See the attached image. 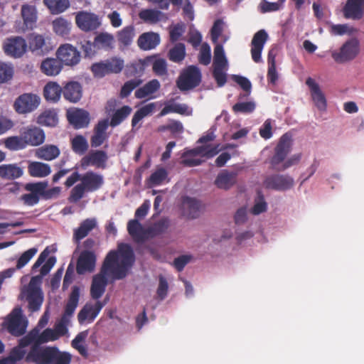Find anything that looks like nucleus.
Instances as JSON below:
<instances>
[{
  "mask_svg": "<svg viewBox=\"0 0 364 364\" xmlns=\"http://www.w3.org/2000/svg\"><path fill=\"white\" fill-rule=\"evenodd\" d=\"M53 27L56 34L65 36L70 32V23L63 18H58L53 21Z\"/></svg>",
  "mask_w": 364,
  "mask_h": 364,
  "instance_id": "obj_54",
  "label": "nucleus"
},
{
  "mask_svg": "<svg viewBox=\"0 0 364 364\" xmlns=\"http://www.w3.org/2000/svg\"><path fill=\"white\" fill-rule=\"evenodd\" d=\"M45 5L53 14H58L70 7L69 0H43Z\"/></svg>",
  "mask_w": 364,
  "mask_h": 364,
  "instance_id": "obj_48",
  "label": "nucleus"
},
{
  "mask_svg": "<svg viewBox=\"0 0 364 364\" xmlns=\"http://www.w3.org/2000/svg\"><path fill=\"white\" fill-rule=\"evenodd\" d=\"M293 185V178L280 174L267 176L263 181L265 188L275 191H286L291 188Z\"/></svg>",
  "mask_w": 364,
  "mask_h": 364,
  "instance_id": "obj_15",
  "label": "nucleus"
},
{
  "mask_svg": "<svg viewBox=\"0 0 364 364\" xmlns=\"http://www.w3.org/2000/svg\"><path fill=\"white\" fill-rule=\"evenodd\" d=\"M135 36V31L133 26H128L117 32V38L120 46L127 47L132 43Z\"/></svg>",
  "mask_w": 364,
  "mask_h": 364,
  "instance_id": "obj_40",
  "label": "nucleus"
},
{
  "mask_svg": "<svg viewBox=\"0 0 364 364\" xmlns=\"http://www.w3.org/2000/svg\"><path fill=\"white\" fill-rule=\"evenodd\" d=\"M34 348L32 354L27 355L26 361L35 364H70L72 355L68 352L60 351L56 346H46L38 352Z\"/></svg>",
  "mask_w": 364,
  "mask_h": 364,
  "instance_id": "obj_4",
  "label": "nucleus"
},
{
  "mask_svg": "<svg viewBox=\"0 0 364 364\" xmlns=\"http://www.w3.org/2000/svg\"><path fill=\"white\" fill-rule=\"evenodd\" d=\"M256 105L253 101L235 103L232 107V112L235 114H250L254 112Z\"/></svg>",
  "mask_w": 364,
  "mask_h": 364,
  "instance_id": "obj_59",
  "label": "nucleus"
},
{
  "mask_svg": "<svg viewBox=\"0 0 364 364\" xmlns=\"http://www.w3.org/2000/svg\"><path fill=\"white\" fill-rule=\"evenodd\" d=\"M40 101V97L35 94L23 93L14 101V109L18 114H28L38 107Z\"/></svg>",
  "mask_w": 364,
  "mask_h": 364,
  "instance_id": "obj_8",
  "label": "nucleus"
},
{
  "mask_svg": "<svg viewBox=\"0 0 364 364\" xmlns=\"http://www.w3.org/2000/svg\"><path fill=\"white\" fill-rule=\"evenodd\" d=\"M41 198L44 200H50L57 198L60 193V188L58 186L47 189L48 183L47 181L37 182Z\"/></svg>",
  "mask_w": 364,
  "mask_h": 364,
  "instance_id": "obj_45",
  "label": "nucleus"
},
{
  "mask_svg": "<svg viewBox=\"0 0 364 364\" xmlns=\"http://www.w3.org/2000/svg\"><path fill=\"white\" fill-rule=\"evenodd\" d=\"M56 55L62 64L68 66L78 64L81 58L80 51L69 43L61 45L57 50Z\"/></svg>",
  "mask_w": 364,
  "mask_h": 364,
  "instance_id": "obj_10",
  "label": "nucleus"
},
{
  "mask_svg": "<svg viewBox=\"0 0 364 364\" xmlns=\"http://www.w3.org/2000/svg\"><path fill=\"white\" fill-rule=\"evenodd\" d=\"M21 15L26 26L34 23L36 20L35 8L32 6H23L21 8Z\"/></svg>",
  "mask_w": 364,
  "mask_h": 364,
  "instance_id": "obj_61",
  "label": "nucleus"
},
{
  "mask_svg": "<svg viewBox=\"0 0 364 364\" xmlns=\"http://www.w3.org/2000/svg\"><path fill=\"white\" fill-rule=\"evenodd\" d=\"M160 88V83L158 80L154 79L148 82L143 87L135 92V97L137 99H143L148 95L154 93Z\"/></svg>",
  "mask_w": 364,
  "mask_h": 364,
  "instance_id": "obj_42",
  "label": "nucleus"
},
{
  "mask_svg": "<svg viewBox=\"0 0 364 364\" xmlns=\"http://www.w3.org/2000/svg\"><path fill=\"white\" fill-rule=\"evenodd\" d=\"M67 118L69 123L77 129L85 128L90 123L89 113L83 109H77L68 112Z\"/></svg>",
  "mask_w": 364,
  "mask_h": 364,
  "instance_id": "obj_25",
  "label": "nucleus"
},
{
  "mask_svg": "<svg viewBox=\"0 0 364 364\" xmlns=\"http://www.w3.org/2000/svg\"><path fill=\"white\" fill-rule=\"evenodd\" d=\"M109 127L107 119L100 120L93 129V134L90 138L91 146L93 148L100 147L108 139L109 135L107 130Z\"/></svg>",
  "mask_w": 364,
  "mask_h": 364,
  "instance_id": "obj_21",
  "label": "nucleus"
},
{
  "mask_svg": "<svg viewBox=\"0 0 364 364\" xmlns=\"http://www.w3.org/2000/svg\"><path fill=\"white\" fill-rule=\"evenodd\" d=\"M38 249L36 247L30 248L24 252L17 260L16 269H20L23 268L36 254Z\"/></svg>",
  "mask_w": 364,
  "mask_h": 364,
  "instance_id": "obj_63",
  "label": "nucleus"
},
{
  "mask_svg": "<svg viewBox=\"0 0 364 364\" xmlns=\"http://www.w3.org/2000/svg\"><path fill=\"white\" fill-rule=\"evenodd\" d=\"M23 175V168L18 164H6L0 165V178L14 181Z\"/></svg>",
  "mask_w": 364,
  "mask_h": 364,
  "instance_id": "obj_28",
  "label": "nucleus"
},
{
  "mask_svg": "<svg viewBox=\"0 0 364 364\" xmlns=\"http://www.w3.org/2000/svg\"><path fill=\"white\" fill-rule=\"evenodd\" d=\"M169 221L166 218H162L154 223L147 232L151 236H156L164 233L168 228Z\"/></svg>",
  "mask_w": 364,
  "mask_h": 364,
  "instance_id": "obj_57",
  "label": "nucleus"
},
{
  "mask_svg": "<svg viewBox=\"0 0 364 364\" xmlns=\"http://www.w3.org/2000/svg\"><path fill=\"white\" fill-rule=\"evenodd\" d=\"M359 53V43L356 40L346 41L339 52H334L332 57L336 63H343L353 60Z\"/></svg>",
  "mask_w": 364,
  "mask_h": 364,
  "instance_id": "obj_11",
  "label": "nucleus"
},
{
  "mask_svg": "<svg viewBox=\"0 0 364 364\" xmlns=\"http://www.w3.org/2000/svg\"><path fill=\"white\" fill-rule=\"evenodd\" d=\"M267 38L268 35L264 30H259L254 35L251 42V55L254 62H261L262 51Z\"/></svg>",
  "mask_w": 364,
  "mask_h": 364,
  "instance_id": "obj_20",
  "label": "nucleus"
},
{
  "mask_svg": "<svg viewBox=\"0 0 364 364\" xmlns=\"http://www.w3.org/2000/svg\"><path fill=\"white\" fill-rule=\"evenodd\" d=\"M109 159L107 153L104 150L95 149L90 151L80 160V166L83 168L88 166H95L97 168L105 169Z\"/></svg>",
  "mask_w": 364,
  "mask_h": 364,
  "instance_id": "obj_9",
  "label": "nucleus"
},
{
  "mask_svg": "<svg viewBox=\"0 0 364 364\" xmlns=\"http://www.w3.org/2000/svg\"><path fill=\"white\" fill-rule=\"evenodd\" d=\"M38 121L41 124L53 127L58 123V117L55 113L46 111L39 116Z\"/></svg>",
  "mask_w": 364,
  "mask_h": 364,
  "instance_id": "obj_62",
  "label": "nucleus"
},
{
  "mask_svg": "<svg viewBox=\"0 0 364 364\" xmlns=\"http://www.w3.org/2000/svg\"><path fill=\"white\" fill-rule=\"evenodd\" d=\"M144 65L152 66L153 72L158 76H164L168 73L166 60L157 55H149L143 60Z\"/></svg>",
  "mask_w": 364,
  "mask_h": 364,
  "instance_id": "obj_26",
  "label": "nucleus"
},
{
  "mask_svg": "<svg viewBox=\"0 0 364 364\" xmlns=\"http://www.w3.org/2000/svg\"><path fill=\"white\" fill-rule=\"evenodd\" d=\"M88 331H83L80 332L75 338L72 341L71 346L73 348L76 349L78 353L84 358L88 357L87 348L82 344L87 338Z\"/></svg>",
  "mask_w": 364,
  "mask_h": 364,
  "instance_id": "obj_46",
  "label": "nucleus"
},
{
  "mask_svg": "<svg viewBox=\"0 0 364 364\" xmlns=\"http://www.w3.org/2000/svg\"><path fill=\"white\" fill-rule=\"evenodd\" d=\"M213 66L228 67V60L225 55L223 47L221 44L217 43L214 48Z\"/></svg>",
  "mask_w": 364,
  "mask_h": 364,
  "instance_id": "obj_58",
  "label": "nucleus"
},
{
  "mask_svg": "<svg viewBox=\"0 0 364 364\" xmlns=\"http://www.w3.org/2000/svg\"><path fill=\"white\" fill-rule=\"evenodd\" d=\"M4 146L11 151L22 150L27 147L21 134L20 136H12L5 139Z\"/></svg>",
  "mask_w": 364,
  "mask_h": 364,
  "instance_id": "obj_49",
  "label": "nucleus"
},
{
  "mask_svg": "<svg viewBox=\"0 0 364 364\" xmlns=\"http://www.w3.org/2000/svg\"><path fill=\"white\" fill-rule=\"evenodd\" d=\"M201 82V73L195 65L188 66L177 80V86L181 91H187L198 86Z\"/></svg>",
  "mask_w": 364,
  "mask_h": 364,
  "instance_id": "obj_7",
  "label": "nucleus"
},
{
  "mask_svg": "<svg viewBox=\"0 0 364 364\" xmlns=\"http://www.w3.org/2000/svg\"><path fill=\"white\" fill-rule=\"evenodd\" d=\"M63 68L60 60L53 58H47L41 64V72L48 76H55L58 75Z\"/></svg>",
  "mask_w": 364,
  "mask_h": 364,
  "instance_id": "obj_34",
  "label": "nucleus"
},
{
  "mask_svg": "<svg viewBox=\"0 0 364 364\" xmlns=\"http://www.w3.org/2000/svg\"><path fill=\"white\" fill-rule=\"evenodd\" d=\"M36 333L37 343L32 346L27 355H31L33 353L34 348L38 349V352L45 349L46 346H42L41 344L48 343L49 341H54L58 339V336L55 335L53 329L48 328L45 329L42 333H40L39 329L35 328Z\"/></svg>",
  "mask_w": 364,
  "mask_h": 364,
  "instance_id": "obj_27",
  "label": "nucleus"
},
{
  "mask_svg": "<svg viewBox=\"0 0 364 364\" xmlns=\"http://www.w3.org/2000/svg\"><path fill=\"white\" fill-rule=\"evenodd\" d=\"M97 226V221L95 218H87L81 222L80 226L74 230L73 239L76 243H79L82 239L87 237L89 233Z\"/></svg>",
  "mask_w": 364,
  "mask_h": 364,
  "instance_id": "obj_31",
  "label": "nucleus"
},
{
  "mask_svg": "<svg viewBox=\"0 0 364 364\" xmlns=\"http://www.w3.org/2000/svg\"><path fill=\"white\" fill-rule=\"evenodd\" d=\"M97 49L109 48L112 47L114 42V37L112 34L107 33H100L94 40Z\"/></svg>",
  "mask_w": 364,
  "mask_h": 364,
  "instance_id": "obj_55",
  "label": "nucleus"
},
{
  "mask_svg": "<svg viewBox=\"0 0 364 364\" xmlns=\"http://www.w3.org/2000/svg\"><path fill=\"white\" fill-rule=\"evenodd\" d=\"M132 109L128 105H124L117 109L112 115L109 125L115 127L119 125L131 114Z\"/></svg>",
  "mask_w": 364,
  "mask_h": 364,
  "instance_id": "obj_41",
  "label": "nucleus"
},
{
  "mask_svg": "<svg viewBox=\"0 0 364 364\" xmlns=\"http://www.w3.org/2000/svg\"><path fill=\"white\" fill-rule=\"evenodd\" d=\"M292 139L289 133L283 134L276 147L273 156L269 159V168L281 172L284 171L294 164V157L287 159L288 154L291 151Z\"/></svg>",
  "mask_w": 364,
  "mask_h": 364,
  "instance_id": "obj_2",
  "label": "nucleus"
},
{
  "mask_svg": "<svg viewBox=\"0 0 364 364\" xmlns=\"http://www.w3.org/2000/svg\"><path fill=\"white\" fill-rule=\"evenodd\" d=\"M105 304V302L103 303L100 301H97L95 304L87 303L78 313V322L82 324L87 320H88L89 322L93 321Z\"/></svg>",
  "mask_w": 364,
  "mask_h": 364,
  "instance_id": "obj_23",
  "label": "nucleus"
},
{
  "mask_svg": "<svg viewBox=\"0 0 364 364\" xmlns=\"http://www.w3.org/2000/svg\"><path fill=\"white\" fill-rule=\"evenodd\" d=\"M219 145H202L198 146L192 149L186 150L181 156V164L184 166L193 167L199 166L203 163V161L199 159H195L194 156H201L207 159L213 158L216 156L219 152Z\"/></svg>",
  "mask_w": 364,
  "mask_h": 364,
  "instance_id": "obj_5",
  "label": "nucleus"
},
{
  "mask_svg": "<svg viewBox=\"0 0 364 364\" xmlns=\"http://www.w3.org/2000/svg\"><path fill=\"white\" fill-rule=\"evenodd\" d=\"M70 144L73 152L80 156L84 155L89 148L86 138L81 134L74 136L70 141Z\"/></svg>",
  "mask_w": 364,
  "mask_h": 364,
  "instance_id": "obj_44",
  "label": "nucleus"
},
{
  "mask_svg": "<svg viewBox=\"0 0 364 364\" xmlns=\"http://www.w3.org/2000/svg\"><path fill=\"white\" fill-rule=\"evenodd\" d=\"M41 276L33 277L23 292L28 303V308L31 312L38 311L43 304V294L41 289Z\"/></svg>",
  "mask_w": 364,
  "mask_h": 364,
  "instance_id": "obj_6",
  "label": "nucleus"
},
{
  "mask_svg": "<svg viewBox=\"0 0 364 364\" xmlns=\"http://www.w3.org/2000/svg\"><path fill=\"white\" fill-rule=\"evenodd\" d=\"M163 14L158 10L154 9H143L139 14V18L143 20L144 22H148L150 23H156L161 21Z\"/></svg>",
  "mask_w": 364,
  "mask_h": 364,
  "instance_id": "obj_50",
  "label": "nucleus"
},
{
  "mask_svg": "<svg viewBox=\"0 0 364 364\" xmlns=\"http://www.w3.org/2000/svg\"><path fill=\"white\" fill-rule=\"evenodd\" d=\"M225 66H213V75L218 87H223L227 82V76L224 70Z\"/></svg>",
  "mask_w": 364,
  "mask_h": 364,
  "instance_id": "obj_64",
  "label": "nucleus"
},
{
  "mask_svg": "<svg viewBox=\"0 0 364 364\" xmlns=\"http://www.w3.org/2000/svg\"><path fill=\"white\" fill-rule=\"evenodd\" d=\"M237 173L236 172H229L223 170L220 172L215 181V184L218 188L228 190L237 182Z\"/></svg>",
  "mask_w": 364,
  "mask_h": 364,
  "instance_id": "obj_33",
  "label": "nucleus"
},
{
  "mask_svg": "<svg viewBox=\"0 0 364 364\" xmlns=\"http://www.w3.org/2000/svg\"><path fill=\"white\" fill-rule=\"evenodd\" d=\"M97 256L93 251L82 250L77 260L76 272L78 274L92 273L96 267Z\"/></svg>",
  "mask_w": 364,
  "mask_h": 364,
  "instance_id": "obj_14",
  "label": "nucleus"
},
{
  "mask_svg": "<svg viewBox=\"0 0 364 364\" xmlns=\"http://www.w3.org/2000/svg\"><path fill=\"white\" fill-rule=\"evenodd\" d=\"M63 96L70 102H77L82 96V87L80 82L70 81L63 87Z\"/></svg>",
  "mask_w": 364,
  "mask_h": 364,
  "instance_id": "obj_30",
  "label": "nucleus"
},
{
  "mask_svg": "<svg viewBox=\"0 0 364 364\" xmlns=\"http://www.w3.org/2000/svg\"><path fill=\"white\" fill-rule=\"evenodd\" d=\"M134 262V253L129 244L120 243L117 250L109 251L104 259L100 272L92 277L91 297L97 300L103 295L108 283L107 276H111L114 280L125 278Z\"/></svg>",
  "mask_w": 364,
  "mask_h": 364,
  "instance_id": "obj_1",
  "label": "nucleus"
},
{
  "mask_svg": "<svg viewBox=\"0 0 364 364\" xmlns=\"http://www.w3.org/2000/svg\"><path fill=\"white\" fill-rule=\"evenodd\" d=\"M154 107V103H150L138 109L132 117V126L134 127L144 117L151 113Z\"/></svg>",
  "mask_w": 364,
  "mask_h": 364,
  "instance_id": "obj_56",
  "label": "nucleus"
},
{
  "mask_svg": "<svg viewBox=\"0 0 364 364\" xmlns=\"http://www.w3.org/2000/svg\"><path fill=\"white\" fill-rule=\"evenodd\" d=\"M63 88H62L56 82H48L43 88L44 98L50 102L55 103L60 99Z\"/></svg>",
  "mask_w": 364,
  "mask_h": 364,
  "instance_id": "obj_35",
  "label": "nucleus"
},
{
  "mask_svg": "<svg viewBox=\"0 0 364 364\" xmlns=\"http://www.w3.org/2000/svg\"><path fill=\"white\" fill-rule=\"evenodd\" d=\"M160 43V36L154 32L142 33L137 40L138 46L144 50L155 48Z\"/></svg>",
  "mask_w": 364,
  "mask_h": 364,
  "instance_id": "obj_32",
  "label": "nucleus"
},
{
  "mask_svg": "<svg viewBox=\"0 0 364 364\" xmlns=\"http://www.w3.org/2000/svg\"><path fill=\"white\" fill-rule=\"evenodd\" d=\"M79 299L80 288L77 286H74L68 297V302L65 306L64 313L59 323H64V325L67 326L70 321V318L73 316L78 305Z\"/></svg>",
  "mask_w": 364,
  "mask_h": 364,
  "instance_id": "obj_22",
  "label": "nucleus"
},
{
  "mask_svg": "<svg viewBox=\"0 0 364 364\" xmlns=\"http://www.w3.org/2000/svg\"><path fill=\"white\" fill-rule=\"evenodd\" d=\"M364 1L361 0H347L343 11L346 18L360 20L363 16Z\"/></svg>",
  "mask_w": 364,
  "mask_h": 364,
  "instance_id": "obj_24",
  "label": "nucleus"
},
{
  "mask_svg": "<svg viewBox=\"0 0 364 364\" xmlns=\"http://www.w3.org/2000/svg\"><path fill=\"white\" fill-rule=\"evenodd\" d=\"M306 85L309 89L314 106L320 111H325L327 107V102L319 85L314 79L310 77L306 79Z\"/></svg>",
  "mask_w": 364,
  "mask_h": 364,
  "instance_id": "obj_18",
  "label": "nucleus"
},
{
  "mask_svg": "<svg viewBox=\"0 0 364 364\" xmlns=\"http://www.w3.org/2000/svg\"><path fill=\"white\" fill-rule=\"evenodd\" d=\"M24 189L30 193L23 194L21 196L20 200L23 204L28 206H33L38 204L41 198V195L37 182L26 183Z\"/></svg>",
  "mask_w": 364,
  "mask_h": 364,
  "instance_id": "obj_29",
  "label": "nucleus"
},
{
  "mask_svg": "<svg viewBox=\"0 0 364 364\" xmlns=\"http://www.w3.org/2000/svg\"><path fill=\"white\" fill-rule=\"evenodd\" d=\"M168 56L170 60L174 63L181 62L186 56V47L182 43H176L168 51Z\"/></svg>",
  "mask_w": 364,
  "mask_h": 364,
  "instance_id": "obj_51",
  "label": "nucleus"
},
{
  "mask_svg": "<svg viewBox=\"0 0 364 364\" xmlns=\"http://www.w3.org/2000/svg\"><path fill=\"white\" fill-rule=\"evenodd\" d=\"M27 47L25 39L20 36L7 38L4 43L5 53L14 58L21 57L26 53Z\"/></svg>",
  "mask_w": 364,
  "mask_h": 364,
  "instance_id": "obj_17",
  "label": "nucleus"
},
{
  "mask_svg": "<svg viewBox=\"0 0 364 364\" xmlns=\"http://www.w3.org/2000/svg\"><path fill=\"white\" fill-rule=\"evenodd\" d=\"M27 321L23 318L20 308L14 309L8 319L7 329L9 332L15 336L23 335L26 331Z\"/></svg>",
  "mask_w": 364,
  "mask_h": 364,
  "instance_id": "obj_12",
  "label": "nucleus"
},
{
  "mask_svg": "<svg viewBox=\"0 0 364 364\" xmlns=\"http://www.w3.org/2000/svg\"><path fill=\"white\" fill-rule=\"evenodd\" d=\"M142 83L140 79H132L127 81L122 87L120 90V97L124 98L128 97L131 92Z\"/></svg>",
  "mask_w": 364,
  "mask_h": 364,
  "instance_id": "obj_60",
  "label": "nucleus"
},
{
  "mask_svg": "<svg viewBox=\"0 0 364 364\" xmlns=\"http://www.w3.org/2000/svg\"><path fill=\"white\" fill-rule=\"evenodd\" d=\"M127 231L136 242H142L146 238L145 230L137 219L131 220L128 222Z\"/></svg>",
  "mask_w": 364,
  "mask_h": 364,
  "instance_id": "obj_37",
  "label": "nucleus"
},
{
  "mask_svg": "<svg viewBox=\"0 0 364 364\" xmlns=\"http://www.w3.org/2000/svg\"><path fill=\"white\" fill-rule=\"evenodd\" d=\"M160 88V83L158 80L154 79L148 82L143 87L135 92V97L137 99H143L148 95L154 93Z\"/></svg>",
  "mask_w": 364,
  "mask_h": 364,
  "instance_id": "obj_43",
  "label": "nucleus"
},
{
  "mask_svg": "<svg viewBox=\"0 0 364 364\" xmlns=\"http://www.w3.org/2000/svg\"><path fill=\"white\" fill-rule=\"evenodd\" d=\"M183 207L186 214L190 218H196L199 215L200 203L196 198L186 196L183 198Z\"/></svg>",
  "mask_w": 364,
  "mask_h": 364,
  "instance_id": "obj_39",
  "label": "nucleus"
},
{
  "mask_svg": "<svg viewBox=\"0 0 364 364\" xmlns=\"http://www.w3.org/2000/svg\"><path fill=\"white\" fill-rule=\"evenodd\" d=\"M26 355V351L17 346L11 349L7 357L0 360V364H16Z\"/></svg>",
  "mask_w": 364,
  "mask_h": 364,
  "instance_id": "obj_47",
  "label": "nucleus"
},
{
  "mask_svg": "<svg viewBox=\"0 0 364 364\" xmlns=\"http://www.w3.org/2000/svg\"><path fill=\"white\" fill-rule=\"evenodd\" d=\"M28 172L32 177L43 178L50 173L51 169L47 164L32 161L28 166Z\"/></svg>",
  "mask_w": 364,
  "mask_h": 364,
  "instance_id": "obj_36",
  "label": "nucleus"
},
{
  "mask_svg": "<svg viewBox=\"0 0 364 364\" xmlns=\"http://www.w3.org/2000/svg\"><path fill=\"white\" fill-rule=\"evenodd\" d=\"M168 172L164 168H157L148 178V184L150 187L159 186L166 181Z\"/></svg>",
  "mask_w": 364,
  "mask_h": 364,
  "instance_id": "obj_52",
  "label": "nucleus"
},
{
  "mask_svg": "<svg viewBox=\"0 0 364 364\" xmlns=\"http://www.w3.org/2000/svg\"><path fill=\"white\" fill-rule=\"evenodd\" d=\"M104 177L102 174L88 171L82 174L81 183L75 185L70 191L68 201L77 203L86 193H93L100 190L104 185Z\"/></svg>",
  "mask_w": 364,
  "mask_h": 364,
  "instance_id": "obj_3",
  "label": "nucleus"
},
{
  "mask_svg": "<svg viewBox=\"0 0 364 364\" xmlns=\"http://www.w3.org/2000/svg\"><path fill=\"white\" fill-rule=\"evenodd\" d=\"M107 66V70L109 74L119 73L124 66V62L122 59L117 57H113L105 60Z\"/></svg>",
  "mask_w": 364,
  "mask_h": 364,
  "instance_id": "obj_53",
  "label": "nucleus"
},
{
  "mask_svg": "<svg viewBox=\"0 0 364 364\" xmlns=\"http://www.w3.org/2000/svg\"><path fill=\"white\" fill-rule=\"evenodd\" d=\"M60 151L55 145H45L38 148L36 151V156L41 159L52 161L60 155Z\"/></svg>",
  "mask_w": 364,
  "mask_h": 364,
  "instance_id": "obj_38",
  "label": "nucleus"
},
{
  "mask_svg": "<svg viewBox=\"0 0 364 364\" xmlns=\"http://www.w3.org/2000/svg\"><path fill=\"white\" fill-rule=\"evenodd\" d=\"M77 26L83 31H92L96 30L101 25L99 16L87 11H80L75 16Z\"/></svg>",
  "mask_w": 364,
  "mask_h": 364,
  "instance_id": "obj_16",
  "label": "nucleus"
},
{
  "mask_svg": "<svg viewBox=\"0 0 364 364\" xmlns=\"http://www.w3.org/2000/svg\"><path fill=\"white\" fill-rule=\"evenodd\" d=\"M28 43L30 50L39 55L46 54L53 48L49 37L34 33L28 36Z\"/></svg>",
  "mask_w": 364,
  "mask_h": 364,
  "instance_id": "obj_13",
  "label": "nucleus"
},
{
  "mask_svg": "<svg viewBox=\"0 0 364 364\" xmlns=\"http://www.w3.org/2000/svg\"><path fill=\"white\" fill-rule=\"evenodd\" d=\"M21 133L26 146H37L45 141L46 136L43 129L36 126L24 127Z\"/></svg>",
  "mask_w": 364,
  "mask_h": 364,
  "instance_id": "obj_19",
  "label": "nucleus"
}]
</instances>
